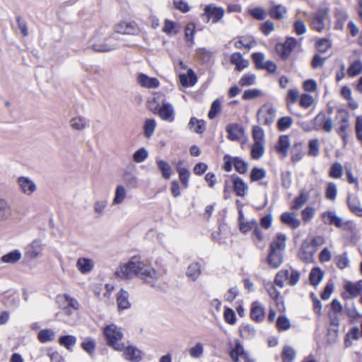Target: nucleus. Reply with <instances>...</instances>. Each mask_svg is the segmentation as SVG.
<instances>
[{"label": "nucleus", "instance_id": "obj_21", "mask_svg": "<svg viewBox=\"0 0 362 362\" xmlns=\"http://www.w3.org/2000/svg\"><path fill=\"white\" fill-rule=\"evenodd\" d=\"M284 261L283 252L272 250L267 257V262L273 268H278Z\"/></svg>", "mask_w": 362, "mask_h": 362}, {"label": "nucleus", "instance_id": "obj_64", "mask_svg": "<svg viewBox=\"0 0 362 362\" xmlns=\"http://www.w3.org/2000/svg\"><path fill=\"white\" fill-rule=\"evenodd\" d=\"M266 177V171L263 168H254L250 173L251 181H258Z\"/></svg>", "mask_w": 362, "mask_h": 362}, {"label": "nucleus", "instance_id": "obj_48", "mask_svg": "<svg viewBox=\"0 0 362 362\" xmlns=\"http://www.w3.org/2000/svg\"><path fill=\"white\" fill-rule=\"evenodd\" d=\"M276 326L279 331H286L291 328V325L286 316L279 315L276 320Z\"/></svg>", "mask_w": 362, "mask_h": 362}, {"label": "nucleus", "instance_id": "obj_1", "mask_svg": "<svg viewBox=\"0 0 362 362\" xmlns=\"http://www.w3.org/2000/svg\"><path fill=\"white\" fill-rule=\"evenodd\" d=\"M115 274L124 279H129L136 276L151 286L159 278V274L156 270L139 261L136 257H132L127 264L120 266Z\"/></svg>", "mask_w": 362, "mask_h": 362}, {"label": "nucleus", "instance_id": "obj_2", "mask_svg": "<svg viewBox=\"0 0 362 362\" xmlns=\"http://www.w3.org/2000/svg\"><path fill=\"white\" fill-rule=\"evenodd\" d=\"M107 345L113 349L122 351L124 349V344L121 342L124 337L121 328L112 324L106 326L103 329Z\"/></svg>", "mask_w": 362, "mask_h": 362}, {"label": "nucleus", "instance_id": "obj_61", "mask_svg": "<svg viewBox=\"0 0 362 362\" xmlns=\"http://www.w3.org/2000/svg\"><path fill=\"white\" fill-rule=\"evenodd\" d=\"M262 95V91L259 89H248L245 90L242 95L245 100H250L258 98Z\"/></svg>", "mask_w": 362, "mask_h": 362}, {"label": "nucleus", "instance_id": "obj_42", "mask_svg": "<svg viewBox=\"0 0 362 362\" xmlns=\"http://www.w3.org/2000/svg\"><path fill=\"white\" fill-rule=\"evenodd\" d=\"M11 215V206L5 199H0V221L7 219Z\"/></svg>", "mask_w": 362, "mask_h": 362}, {"label": "nucleus", "instance_id": "obj_10", "mask_svg": "<svg viewBox=\"0 0 362 362\" xmlns=\"http://www.w3.org/2000/svg\"><path fill=\"white\" fill-rule=\"evenodd\" d=\"M18 185L21 191L28 196L33 194L37 189L35 183L28 177H19L18 178Z\"/></svg>", "mask_w": 362, "mask_h": 362}, {"label": "nucleus", "instance_id": "obj_40", "mask_svg": "<svg viewBox=\"0 0 362 362\" xmlns=\"http://www.w3.org/2000/svg\"><path fill=\"white\" fill-rule=\"evenodd\" d=\"M81 347L90 356H92L96 347V342L93 339L90 337H86L81 342Z\"/></svg>", "mask_w": 362, "mask_h": 362}, {"label": "nucleus", "instance_id": "obj_15", "mask_svg": "<svg viewBox=\"0 0 362 362\" xmlns=\"http://www.w3.org/2000/svg\"><path fill=\"white\" fill-rule=\"evenodd\" d=\"M123 356L124 358L131 362H139L141 360V354L140 350L133 346L124 347Z\"/></svg>", "mask_w": 362, "mask_h": 362}, {"label": "nucleus", "instance_id": "obj_14", "mask_svg": "<svg viewBox=\"0 0 362 362\" xmlns=\"http://www.w3.org/2000/svg\"><path fill=\"white\" fill-rule=\"evenodd\" d=\"M137 82L141 86L146 88H156L160 86V82L156 78L149 77L142 73L138 75Z\"/></svg>", "mask_w": 362, "mask_h": 362}, {"label": "nucleus", "instance_id": "obj_28", "mask_svg": "<svg viewBox=\"0 0 362 362\" xmlns=\"http://www.w3.org/2000/svg\"><path fill=\"white\" fill-rule=\"evenodd\" d=\"M123 180L125 185L129 189H136L138 187L139 182L138 178L135 173L125 170L123 175Z\"/></svg>", "mask_w": 362, "mask_h": 362}, {"label": "nucleus", "instance_id": "obj_18", "mask_svg": "<svg viewBox=\"0 0 362 362\" xmlns=\"http://www.w3.org/2000/svg\"><path fill=\"white\" fill-rule=\"evenodd\" d=\"M70 127L77 131H83L90 126V121L88 119L77 116L71 118L69 121Z\"/></svg>", "mask_w": 362, "mask_h": 362}, {"label": "nucleus", "instance_id": "obj_7", "mask_svg": "<svg viewBox=\"0 0 362 362\" xmlns=\"http://www.w3.org/2000/svg\"><path fill=\"white\" fill-rule=\"evenodd\" d=\"M337 119L339 124L337 133L341 136L344 144L346 143V129L349 127V114L345 110H339L337 114Z\"/></svg>", "mask_w": 362, "mask_h": 362}, {"label": "nucleus", "instance_id": "obj_24", "mask_svg": "<svg viewBox=\"0 0 362 362\" xmlns=\"http://www.w3.org/2000/svg\"><path fill=\"white\" fill-rule=\"evenodd\" d=\"M286 237L283 233H277L275 238L270 243L269 249L283 252L286 247Z\"/></svg>", "mask_w": 362, "mask_h": 362}, {"label": "nucleus", "instance_id": "obj_13", "mask_svg": "<svg viewBox=\"0 0 362 362\" xmlns=\"http://www.w3.org/2000/svg\"><path fill=\"white\" fill-rule=\"evenodd\" d=\"M228 133V138L231 141H238L244 134V129L241 125L238 124H229L226 127Z\"/></svg>", "mask_w": 362, "mask_h": 362}, {"label": "nucleus", "instance_id": "obj_39", "mask_svg": "<svg viewBox=\"0 0 362 362\" xmlns=\"http://www.w3.org/2000/svg\"><path fill=\"white\" fill-rule=\"evenodd\" d=\"M60 345L68 350H71L76 343V337L74 335H64L59 338Z\"/></svg>", "mask_w": 362, "mask_h": 362}, {"label": "nucleus", "instance_id": "obj_23", "mask_svg": "<svg viewBox=\"0 0 362 362\" xmlns=\"http://www.w3.org/2000/svg\"><path fill=\"white\" fill-rule=\"evenodd\" d=\"M315 249L310 247V243L307 240L304 241L302 244L300 252V258L305 262H310L313 259Z\"/></svg>", "mask_w": 362, "mask_h": 362}, {"label": "nucleus", "instance_id": "obj_19", "mask_svg": "<svg viewBox=\"0 0 362 362\" xmlns=\"http://www.w3.org/2000/svg\"><path fill=\"white\" fill-rule=\"evenodd\" d=\"M76 266L81 274H86L93 270L94 262L89 258L81 257L78 259Z\"/></svg>", "mask_w": 362, "mask_h": 362}, {"label": "nucleus", "instance_id": "obj_3", "mask_svg": "<svg viewBox=\"0 0 362 362\" xmlns=\"http://www.w3.org/2000/svg\"><path fill=\"white\" fill-rule=\"evenodd\" d=\"M296 39L289 37L286 38L284 43H277L275 46V50L279 57L282 60L286 61L291 56V54L296 47Z\"/></svg>", "mask_w": 362, "mask_h": 362}, {"label": "nucleus", "instance_id": "obj_6", "mask_svg": "<svg viewBox=\"0 0 362 362\" xmlns=\"http://www.w3.org/2000/svg\"><path fill=\"white\" fill-rule=\"evenodd\" d=\"M276 113V110L274 107L265 105L258 110L257 119L263 124L270 126L274 121Z\"/></svg>", "mask_w": 362, "mask_h": 362}, {"label": "nucleus", "instance_id": "obj_53", "mask_svg": "<svg viewBox=\"0 0 362 362\" xmlns=\"http://www.w3.org/2000/svg\"><path fill=\"white\" fill-rule=\"evenodd\" d=\"M252 59L257 69L264 70V64L266 62H264L265 57L262 52L253 53Z\"/></svg>", "mask_w": 362, "mask_h": 362}, {"label": "nucleus", "instance_id": "obj_16", "mask_svg": "<svg viewBox=\"0 0 362 362\" xmlns=\"http://www.w3.org/2000/svg\"><path fill=\"white\" fill-rule=\"evenodd\" d=\"M42 241L39 239L34 240L31 244L27 247L25 256L29 259L37 258L42 251Z\"/></svg>", "mask_w": 362, "mask_h": 362}, {"label": "nucleus", "instance_id": "obj_30", "mask_svg": "<svg viewBox=\"0 0 362 362\" xmlns=\"http://www.w3.org/2000/svg\"><path fill=\"white\" fill-rule=\"evenodd\" d=\"M289 146L290 141L288 136L286 135L280 136L276 146V151L281 153L284 156H286Z\"/></svg>", "mask_w": 362, "mask_h": 362}, {"label": "nucleus", "instance_id": "obj_32", "mask_svg": "<svg viewBox=\"0 0 362 362\" xmlns=\"http://www.w3.org/2000/svg\"><path fill=\"white\" fill-rule=\"evenodd\" d=\"M182 161H179L176 170L179 174V178L185 188L188 187V181L190 175L189 171L186 168H182L180 165Z\"/></svg>", "mask_w": 362, "mask_h": 362}, {"label": "nucleus", "instance_id": "obj_62", "mask_svg": "<svg viewBox=\"0 0 362 362\" xmlns=\"http://www.w3.org/2000/svg\"><path fill=\"white\" fill-rule=\"evenodd\" d=\"M308 155L316 157L320 153L319 141L317 139H312L308 144Z\"/></svg>", "mask_w": 362, "mask_h": 362}, {"label": "nucleus", "instance_id": "obj_63", "mask_svg": "<svg viewBox=\"0 0 362 362\" xmlns=\"http://www.w3.org/2000/svg\"><path fill=\"white\" fill-rule=\"evenodd\" d=\"M196 53L198 59L204 63L208 62L211 57V52L204 47L198 48Z\"/></svg>", "mask_w": 362, "mask_h": 362}, {"label": "nucleus", "instance_id": "obj_31", "mask_svg": "<svg viewBox=\"0 0 362 362\" xmlns=\"http://www.w3.org/2000/svg\"><path fill=\"white\" fill-rule=\"evenodd\" d=\"M201 274V266L198 262H192L187 269L186 275L192 281H195Z\"/></svg>", "mask_w": 362, "mask_h": 362}, {"label": "nucleus", "instance_id": "obj_60", "mask_svg": "<svg viewBox=\"0 0 362 362\" xmlns=\"http://www.w3.org/2000/svg\"><path fill=\"white\" fill-rule=\"evenodd\" d=\"M337 194V185L334 182H329L327 184L326 191H325V197L327 199L334 200L336 199Z\"/></svg>", "mask_w": 362, "mask_h": 362}, {"label": "nucleus", "instance_id": "obj_22", "mask_svg": "<svg viewBox=\"0 0 362 362\" xmlns=\"http://www.w3.org/2000/svg\"><path fill=\"white\" fill-rule=\"evenodd\" d=\"M326 12L324 10H319L314 13L312 18V26L313 29L320 32L324 29L325 23L324 20Z\"/></svg>", "mask_w": 362, "mask_h": 362}, {"label": "nucleus", "instance_id": "obj_9", "mask_svg": "<svg viewBox=\"0 0 362 362\" xmlns=\"http://www.w3.org/2000/svg\"><path fill=\"white\" fill-rule=\"evenodd\" d=\"M160 117L165 121L172 122L175 119V110L173 106L168 103H163L160 107H156Z\"/></svg>", "mask_w": 362, "mask_h": 362}, {"label": "nucleus", "instance_id": "obj_37", "mask_svg": "<svg viewBox=\"0 0 362 362\" xmlns=\"http://www.w3.org/2000/svg\"><path fill=\"white\" fill-rule=\"evenodd\" d=\"M54 338L55 332L51 329H42L37 334V339L41 343L53 341Z\"/></svg>", "mask_w": 362, "mask_h": 362}, {"label": "nucleus", "instance_id": "obj_11", "mask_svg": "<svg viewBox=\"0 0 362 362\" xmlns=\"http://www.w3.org/2000/svg\"><path fill=\"white\" fill-rule=\"evenodd\" d=\"M324 223L334 225L337 228H343L346 223L344 222L336 213L332 211H325L322 214Z\"/></svg>", "mask_w": 362, "mask_h": 362}, {"label": "nucleus", "instance_id": "obj_35", "mask_svg": "<svg viewBox=\"0 0 362 362\" xmlns=\"http://www.w3.org/2000/svg\"><path fill=\"white\" fill-rule=\"evenodd\" d=\"M189 128L192 129L197 134H202L205 130V123L202 119H197L195 117H192L188 124Z\"/></svg>", "mask_w": 362, "mask_h": 362}, {"label": "nucleus", "instance_id": "obj_36", "mask_svg": "<svg viewBox=\"0 0 362 362\" xmlns=\"http://www.w3.org/2000/svg\"><path fill=\"white\" fill-rule=\"evenodd\" d=\"M286 270L288 271V284L291 286H296L300 278V272L295 269L292 267H289V268L286 269Z\"/></svg>", "mask_w": 362, "mask_h": 362}, {"label": "nucleus", "instance_id": "obj_51", "mask_svg": "<svg viewBox=\"0 0 362 362\" xmlns=\"http://www.w3.org/2000/svg\"><path fill=\"white\" fill-rule=\"evenodd\" d=\"M64 297L67 302L66 315H71L72 314L71 310H78L79 303L76 299L71 297L69 294L64 293Z\"/></svg>", "mask_w": 362, "mask_h": 362}, {"label": "nucleus", "instance_id": "obj_29", "mask_svg": "<svg viewBox=\"0 0 362 362\" xmlns=\"http://www.w3.org/2000/svg\"><path fill=\"white\" fill-rule=\"evenodd\" d=\"M180 83L183 86H192L197 82V76L192 69H189L187 71V74L180 75Z\"/></svg>", "mask_w": 362, "mask_h": 362}, {"label": "nucleus", "instance_id": "obj_58", "mask_svg": "<svg viewBox=\"0 0 362 362\" xmlns=\"http://www.w3.org/2000/svg\"><path fill=\"white\" fill-rule=\"evenodd\" d=\"M252 138L255 143H264V132L259 126H255L252 129Z\"/></svg>", "mask_w": 362, "mask_h": 362}, {"label": "nucleus", "instance_id": "obj_50", "mask_svg": "<svg viewBox=\"0 0 362 362\" xmlns=\"http://www.w3.org/2000/svg\"><path fill=\"white\" fill-rule=\"evenodd\" d=\"M256 75L252 73L244 74L240 79L238 83L240 86L245 87L255 84Z\"/></svg>", "mask_w": 362, "mask_h": 362}, {"label": "nucleus", "instance_id": "obj_57", "mask_svg": "<svg viewBox=\"0 0 362 362\" xmlns=\"http://www.w3.org/2000/svg\"><path fill=\"white\" fill-rule=\"evenodd\" d=\"M292 123L293 119L291 117H282L277 121L278 129L281 132L285 131L291 126Z\"/></svg>", "mask_w": 362, "mask_h": 362}, {"label": "nucleus", "instance_id": "obj_47", "mask_svg": "<svg viewBox=\"0 0 362 362\" xmlns=\"http://www.w3.org/2000/svg\"><path fill=\"white\" fill-rule=\"evenodd\" d=\"M156 123L153 119H147L144 125V133L146 138H150L154 133Z\"/></svg>", "mask_w": 362, "mask_h": 362}, {"label": "nucleus", "instance_id": "obj_25", "mask_svg": "<svg viewBox=\"0 0 362 362\" xmlns=\"http://www.w3.org/2000/svg\"><path fill=\"white\" fill-rule=\"evenodd\" d=\"M347 204L352 213L359 217H362V206L356 197L349 195L347 197Z\"/></svg>", "mask_w": 362, "mask_h": 362}, {"label": "nucleus", "instance_id": "obj_27", "mask_svg": "<svg viewBox=\"0 0 362 362\" xmlns=\"http://www.w3.org/2000/svg\"><path fill=\"white\" fill-rule=\"evenodd\" d=\"M281 221L282 223L293 229L298 228L300 225V220L296 218L293 214L290 212L283 213L281 216Z\"/></svg>", "mask_w": 362, "mask_h": 362}, {"label": "nucleus", "instance_id": "obj_59", "mask_svg": "<svg viewBox=\"0 0 362 362\" xmlns=\"http://www.w3.org/2000/svg\"><path fill=\"white\" fill-rule=\"evenodd\" d=\"M287 277L288 271L286 269H281L276 274L274 278V284L280 288H283L284 286V281H287Z\"/></svg>", "mask_w": 362, "mask_h": 362}, {"label": "nucleus", "instance_id": "obj_54", "mask_svg": "<svg viewBox=\"0 0 362 362\" xmlns=\"http://www.w3.org/2000/svg\"><path fill=\"white\" fill-rule=\"evenodd\" d=\"M362 72V62L357 60L354 62L348 68L347 74L349 76H355Z\"/></svg>", "mask_w": 362, "mask_h": 362}, {"label": "nucleus", "instance_id": "obj_20", "mask_svg": "<svg viewBox=\"0 0 362 362\" xmlns=\"http://www.w3.org/2000/svg\"><path fill=\"white\" fill-rule=\"evenodd\" d=\"M233 186L235 194L240 197H244L247 192V185L243 180L238 176H233Z\"/></svg>", "mask_w": 362, "mask_h": 362}, {"label": "nucleus", "instance_id": "obj_34", "mask_svg": "<svg viewBox=\"0 0 362 362\" xmlns=\"http://www.w3.org/2000/svg\"><path fill=\"white\" fill-rule=\"evenodd\" d=\"M127 197V191L124 186L117 185L115 189V196L112 200L113 205L122 204Z\"/></svg>", "mask_w": 362, "mask_h": 362}, {"label": "nucleus", "instance_id": "obj_41", "mask_svg": "<svg viewBox=\"0 0 362 362\" xmlns=\"http://www.w3.org/2000/svg\"><path fill=\"white\" fill-rule=\"evenodd\" d=\"M240 332L243 338L250 339L255 337L256 330L253 326L245 324L240 327Z\"/></svg>", "mask_w": 362, "mask_h": 362}, {"label": "nucleus", "instance_id": "obj_33", "mask_svg": "<svg viewBox=\"0 0 362 362\" xmlns=\"http://www.w3.org/2000/svg\"><path fill=\"white\" fill-rule=\"evenodd\" d=\"M324 274L319 267L312 269L309 275V280L311 285L317 286L323 278Z\"/></svg>", "mask_w": 362, "mask_h": 362}, {"label": "nucleus", "instance_id": "obj_45", "mask_svg": "<svg viewBox=\"0 0 362 362\" xmlns=\"http://www.w3.org/2000/svg\"><path fill=\"white\" fill-rule=\"evenodd\" d=\"M233 165L235 170L240 174H245L248 170V164L239 157L233 158Z\"/></svg>", "mask_w": 362, "mask_h": 362}, {"label": "nucleus", "instance_id": "obj_55", "mask_svg": "<svg viewBox=\"0 0 362 362\" xmlns=\"http://www.w3.org/2000/svg\"><path fill=\"white\" fill-rule=\"evenodd\" d=\"M343 174V166L338 162L334 163L329 169V175L332 178H339Z\"/></svg>", "mask_w": 362, "mask_h": 362}, {"label": "nucleus", "instance_id": "obj_46", "mask_svg": "<svg viewBox=\"0 0 362 362\" xmlns=\"http://www.w3.org/2000/svg\"><path fill=\"white\" fill-rule=\"evenodd\" d=\"M264 153V143H254L251 149V157L253 159L258 160Z\"/></svg>", "mask_w": 362, "mask_h": 362}, {"label": "nucleus", "instance_id": "obj_44", "mask_svg": "<svg viewBox=\"0 0 362 362\" xmlns=\"http://www.w3.org/2000/svg\"><path fill=\"white\" fill-rule=\"evenodd\" d=\"M245 354L243 346L239 341H237L235 347L230 351V356L234 362H238L239 356L243 357Z\"/></svg>", "mask_w": 362, "mask_h": 362}, {"label": "nucleus", "instance_id": "obj_43", "mask_svg": "<svg viewBox=\"0 0 362 362\" xmlns=\"http://www.w3.org/2000/svg\"><path fill=\"white\" fill-rule=\"evenodd\" d=\"M21 258V253L18 250H14L11 251L10 252L4 255L1 257V260L3 262L13 264L18 262Z\"/></svg>", "mask_w": 362, "mask_h": 362}, {"label": "nucleus", "instance_id": "obj_52", "mask_svg": "<svg viewBox=\"0 0 362 362\" xmlns=\"http://www.w3.org/2000/svg\"><path fill=\"white\" fill-rule=\"evenodd\" d=\"M334 262L337 267L340 269H344L348 267L349 260L348 258L347 252H345L341 255H338L334 257Z\"/></svg>", "mask_w": 362, "mask_h": 362}, {"label": "nucleus", "instance_id": "obj_26", "mask_svg": "<svg viewBox=\"0 0 362 362\" xmlns=\"http://www.w3.org/2000/svg\"><path fill=\"white\" fill-rule=\"evenodd\" d=\"M117 303L119 310H125L130 308L129 293L127 291L121 289L117 295Z\"/></svg>", "mask_w": 362, "mask_h": 362}, {"label": "nucleus", "instance_id": "obj_12", "mask_svg": "<svg viewBox=\"0 0 362 362\" xmlns=\"http://www.w3.org/2000/svg\"><path fill=\"white\" fill-rule=\"evenodd\" d=\"M230 62L235 65V70L238 71H242L250 66L249 60L244 59L239 52H234L230 55Z\"/></svg>", "mask_w": 362, "mask_h": 362}, {"label": "nucleus", "instance_id": "obj_17", "mask_svg": "<svg viewBox=\"0 0 362 362\" xmlns=\"http://www.w3.org/2000/svg\"><path fill=\"white\" fill-rule=\"evenodd\" d=\"M264 309L257 301L253 302L251 305L250 317L252 320L260 322L264 318Z\"/></svg>", "mask_w": 362, "mask_h": 362}, {"label": "nucleus", "instance_id": "obj_56", "mask_svg": "<svg viewBox=\"0 0 362 362\" xmlns=\"http://www.w3.org/2000/svg\"><path fill=\"white\" fill-rule=\"evenodd\" d=\"M204 354V345L201 342H197L194 346L189 349V354L193 358H199Z\"/></svg>", "mask_w": 362, "mask_h": 362}, {"label": "nucleus", "instance_id": "obj_5", "mask_svg": "<svg viewBox=\"0 0 362 362\" xmlns=\"http://www.w3.org/2000/svg\"><path fill=\"white\" fill-rule=\"evenodd\" d=\"M315 131L322 129L330 132L333 129V119L331 116H327L324 112H319L313 119Z\"/></svg>", "mask_w": 362, "mask_h": 362}, {"label": "nucleus", "instance_id": "obj_38", "mask_svg": "<svg viewBox=\"0 0 362 362\" xmlns=\"http://www.w3.org/2000/svg\"><path fill=\"white\" fill-rule=\"evenodd\" d=\"M158 169L161 172L162 176L165 179H169L172 174V168L166 161L163 160H156Z\"/></svg>", "mask_w": 362, "mask_h": 362}, {"label": "nucleus", "instance_id": "obj_49", "mask_svg": "<svg viewBox=\"0 0 362 362\" xmlns=\"http://www.w3.org/2000/svg\"><path fill=\"white\" fill-rule=\"evenodd\" d=\"M286 13V8L280 4L272 7L269 10L270 16L276 20H280V19L283 18L284 14Z\"/></svg>", "mask_w": 362, "mask_h": 362}, {"label": "nucleus", "instance_id": "obj_4", "mask_svg": "<svg viewBox=\"0 0 362 362\" xmlns=\"http://www.w3.org/2000/svg\"><path fill=\"white\" fill-rule=\"evenodd\" d=\"M223 15L224 10L223 8L217 7L214 4H209L204 8V13L202 18L206 23L211 20L213 23H216L223 18Z\"/></svg>", "mask_w": 362, "mask_h": 362}, {"label": "nucleus", "instance_id": "obj_8", "mask_svg": "<svg viewBox=\"0 0 362 362\" xmlns=\"http://www.w3.org/2000/svg\"><path fill=\"white\" fill-rule=\"evenodd\" d=\"M115 35L110 36L104 40L103 42H98L93 45V49L97 52H109L116 49L118 44L115 42Z\"/></svg>", "mask_w": 362, "mask_h": 362}]
</instances>
